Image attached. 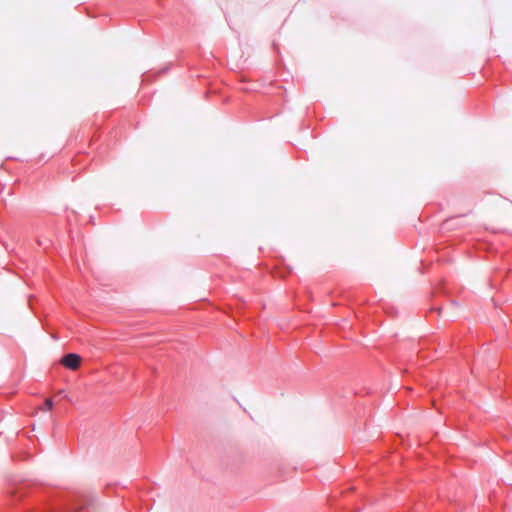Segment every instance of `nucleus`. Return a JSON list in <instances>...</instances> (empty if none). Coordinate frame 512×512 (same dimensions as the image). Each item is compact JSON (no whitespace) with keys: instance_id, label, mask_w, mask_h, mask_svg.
<instances>
[{"instance_id":"nucleus-3","label":"nucleus","mask_w":512,"mask_h":512,"mask_svg":"<svg viewBox=\"0 0 512 512\" xmlns=\"http://www.w3.org/2000/svg\"><path fill=\"white\" fill-rule=\"evenodd\" d=\"M52 401L50 399H47L44 402V405L40 408L41 412L43 413H49L52 411Z\"/></svg>"},{"instance_id":"nucleus-1","label":"nucleus","mask_w":512,"mask_h":512,"mask_svg":"<svg viewBox=\"0 0 512 512\" xmlns=\"http://www.w3.org/2000/svg\"><path fill=\"white\" fill-rule=\"evenodd\" d=\"M90 504V499L83 494H76L73 496V499L70 503L67 504V509L71 511L84 509L88 507Z\"/></svg>"},{"instance_id":"nucleus-2","label":"nucleus","mask_w":512,"mask_h":512,"mask_svg":"<svg viewBox=\"0 0 512 512\" xmlns=\"http://www.w3.org/2000/svg\"><path fill=\"white\" fill-rule=\"evenodd\" d=\"M81 361L80 355L69 353L61 358L60 363L70 370H77L80 367Z\"/></svg>"},{"instance_id":"nucleus-4","label":"nucleus","mask_w":512,"mask_h":512,"mask_svg":"<svg viewBox=\"0 0 512 512\" xmlns=\"http://www.w3.org/2000/svg\"><path fill=\"white\" fill-rule=\"evenodd\" d=\"M42 512H61V508L60 507H52L49 509V511L46 510V511H42Z\"/></svg>"}]
</instances>
